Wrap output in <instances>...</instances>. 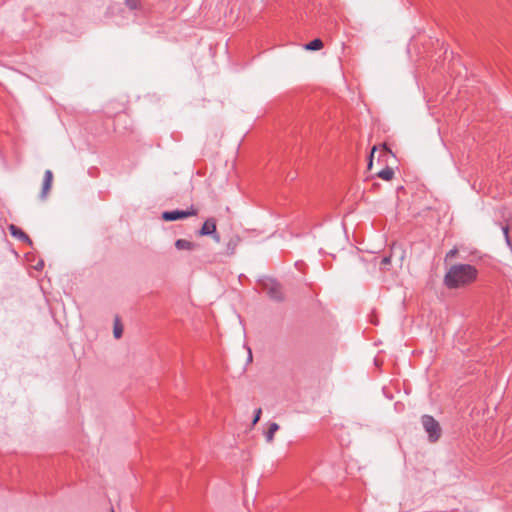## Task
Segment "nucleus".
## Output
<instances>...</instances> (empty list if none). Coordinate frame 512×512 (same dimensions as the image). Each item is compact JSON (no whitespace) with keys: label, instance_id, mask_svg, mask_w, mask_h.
<instances>
[{"label":"nucleus","instance_id":"1","mask_svg":"<svg viewBox=\"0 0 512 512\" xmlns=\"http://www.w3.org/2000/svg\"><path fill=\"white\" fill-rule=\"evenodd\" d=\"M478 270L470 264H456L450 267L444 277V284L450 289L469 285L477 278Z\"/></svg>","mask_w":512,"mask_h":512},{"label":"nucleus","instance_id":"2","mask_svg":"<svg viewBox=\"0 0 512 512\" xmlns=\"http://www.w3.org/2000/svg\"><path fill=\"white\" fill-rule=\"evenodd\" d=\"M259 285L271 300L277 302L284 300L282 286L275 279L269 277L263 278L259 280Z\"/></svg>","mask_w":512,"mask_h":512},{"label":"nucleus","instance_id":"3","mask_svg":"<svg viewBox=\"0 0 512 512\" xmlns=\"http://www.w3.org/2000/svg\"><path fill=\"white\" fill-rule=\"evenodd\" d=\"M421 423L428 434L429 441L434 443L441 437V427L438 421L431 415H423L421 417Z\"/></svg>","mask_w":512,"mask_h":512},{"label":"nucleus","instance_id":"4","mask_svg":"<svg viewBox=\"0 0 512 512\" xmlns=\"http://www.w3.org/2000/svg\"><path fill=\"white\" fill-rule=\"evenodd\" d=\"M197 215V210L194 207H191L188 210H173V211H165L162 214V218L165 221H176L178 219H183L189 216Z\"/></svg>","mask_w":512,"mask_h":512},{"label":"nucleus","instance_id":"5","mask_svg":"<svg viewBox=\"0 0 512 512\" xmlns=\"http://www.w3.org/2000/svg\"><path fill=\"white\" fill-rule=\"evenodd\" d=\"M199 234L202 236L212 235L216 242L220 241V236L216 232V221L213 218H209L203 223Z\"/></svg>","mask_w":512,"mask_h":512},{"label":"nucleus","instance_id":"6","mask_svg":"<svg viewBox=\"0 0 512 512\" xmlns=\"http://www.w3.org/2000/svg\"><path fill=\"white\" fill-rule=\"evenodd\" d=\"M53 182V173L51 170H46L43 178L42 191L40 194L41 199H46Z\"/></svg>","mask_w":512,"mask_h":512},{"label":"nucleus","instance_id":"7","mask_svg":"<svg viewBox=\"0 0 512 512\" xmlns=\"http://www.w3.org/2000/svg\"><path fill=\"white\" fill-rule=\"evenodd\" d=\"M8 229H9L10 234L13 237L19 239L22 242L32 244V241L29 238V236L21 228L17 227L14 224H11V225H9Z\"/></svg>","mask_w":512,"mask_h":512},{"label":"nucleus","instance_id":"8","mask_svg":"<svg viewBox=\"0 0 512 512\" xmlns=\"http://www.w3.org/2000/svg\"><path fill=\"white\" fill-rule=\"evenodd\" d=\"M175 247L178 250H194L197 247V244L186 239H178L175 242Z\"/></svg>","mask_w":512,"mask_h":512},{"label":"nucleus","instance_id":"9","mask_svg":"<svg viewBox=\"0 0 512 512\" xmlns=\"http://www.w3.org/2000/svg\"><path fill=\"white\" fill-rule=\"evenodd\" d=\"M279 425L275 422L269 423L268 430L265 432V439L268 443H272L275 433L279 430Z\"/></svg>","mask_w":512,"mask_h":512},{"label":"nucleus","instance_id":"10","mask_svg":"<svg viewBox=\"0 0 512 512\" xmlns=\"http://www.w3.org/2000/svg\"><path fill=\"white\" fill-rule=\"evenodd\" d=\"M240 239L238 237H232L226 244V253L228 255H233L235 253L236 247L239 244Z\"/></svg>","mask_w":512,"mask_h":512},{"label":"nucleus","instance_id":"11","mask_svg":"<svg viewBox=\"0 0 512 512\" xmlns=\"http://www.w3.org/2000/svg\"><path fill=\"white\" fill-rule=\"evenodd\" d=\"M322 47H323V42L319 38H316L305 45L306 50H312V51L320 50Z\"/></svg>","mask_w":512,"mask_h":512},{"label":"nucleus","instance_id":"12","mask_svg":"<svg viewBox=\"0 0 512 512\" xmlns=\"http://www.w3.org/2000/svg\"><path fill=\"white\" fill-rule=\"evenodd\" d=\"M377 175L379 178L389 181L393 178L394 171L392 168L386 167V168L382 169L381 171H379Z\"/></svg>","mask_w":512,"mask_h":512},{"label":"nucleus","instance_id":"13","mask_svg":"<svg viewBox=\"0 0 512 512\" xmlns=\"http://www.w3.org/2000/svg\"><path fill=\"white\" fill-rule=\"evenodd\" d=\"M122 333H123V327H122L119 319L116 318L115 323H114V329H113L114 337L116 339H119L122 336Z\"/></svg>","mask_w":512,"mask_h":512},{"label":"nucleus","instance_id":"14","mask_svg":"<svg viewBox=\"0 0 512 512\" xmlns=\"http://www.w3.org/2000/svg\"><path fill=\"white\" fill-rule=\"evenodd\" d=\"M124 1H125L126 6L131 10L137 9L139 6V0H124Z\"/></svg>","mask_w":512,"mask_h":512},{"label":"nucleus","instance_id":"15","mask_svg":"<svg viewBox=\"0 0 512 512\" xmlns=\"http://www.w3.org/2000/svg\"><path fill=\"white\" fill-rule=\"evenodd\" d=\"M502 231L505 236V240L508 246H511V240L509 238V225L502 226Z\"/></svg>","mask_w":512,"mask_h":512},{"label":"nucleus","instance_id":"16","mask_svg":"<svg viewBox=\"0 0 512 512\" xmlns=\"http://www.w3.org/2000/svg\"><path fill=\"white\" fill-rule=\"evenodd\" d=\"M261 414H262V409L261 408H258L255 410V414H254V418H253V421H252V425H256L257 422L260 420V417H261Z\"/></svg>","mask_w":512,"mask_h":512},{"label":"nucleus","instance_id":"17","mask_svg":"<svg viewBox=\"0 0 512 512\" xmlns=\"http://www.w3.org/2000/svg\"><path fill=\"white\" fill-rule=\"evenodd\" d=\"M391 263V257L385 256L381 259L380 266L381 268H384L385 266L389 265Z\"/></svg>","mask_w":512,"mask_h":512},{"label":"nucleus","instance_id":"18","mask_svg":"<svg viewBox=\"0 0 512 512\" xmlns=\"http://www.w3.org/2000/svg\"><path fill=\"white\" fill-rule=\"evenodd\" d=\"M456 253H457V249H456V248H454V249L450 250V251L447 253L446 257H447V258L454 257V256L456 255Z\"/></svg>","mask_w":512,"mask_h":512},{"label":"nucleus","instance_id":"19","mask_svg":"<svg viewBox=\"0 0 512 512\" xmlns=\"http://www.w3.org/2000/svg\"><path fill=\"white\" fill-rule=\"evenodd\" d=\"M248 360L251 361L252 360V353H251V350L248 349Z\"/></svg>","mask_w":512,"mask_h":512},{"label":"nucleus","instance_id":"20","mask_svg":"<svg viewBox=\"0 0 512 512\" xmlns=\"http://www.w3.org/2000/svg\"><path fill=\"white\" fill-rule=\"evenodd\" d=\"M375 150H376V147H373L372 152H371V156H370L371 158L373 157V154H374Z\"/></svg>","mask_w":512,"mask_h":512},{"label":"nucleus","instance_id":"21","mask_svg":"<svg viewBox=\"0 0 512 512\" xmlns=\"http://www.w3.org/2000/svg\"><path fill=\"white\" fill-rule=\"evenodd\" d=\"M112 512H114V510H112Z\"/></svg>","mask_w":512,"mask_h":512}]
</instances>
